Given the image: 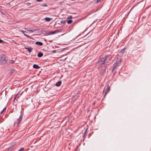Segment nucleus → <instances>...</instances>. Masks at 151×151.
<instances>
[{"label":"nucleus","instance_id":"nucleus-19","mask_svg":"<svg viewBox=\"0 0 151 151\" xmlns=\"http://www.w3.org/2000/svg\"><path fill=\"white\" fill-rule=\"evenodd\" d=\"M23 34L24 36H25L26 37H27L28 38H31V36H29L27 34H25V33H24Z\"/></svg>","mask_w":151,"mask_h":151},{"label":"nucleus","instance_id":"nucleus-24","mask_svg":"<svg viewBox=\"0 0 151 151\" xmlns=\"http://www.w3.org/2000/svg\"><path fill=\"white\" fill-rule=\"evenodd\" d=\"M108 89H107L106 91H104V92L105 93V96L106 95V93H107V92H108Z\"/></svg>","mask_w":151,"mask_h":151},{"label":"nucleus","instance_id":"nucleus-28","mask_svg":"<svg viewBox=\"0 0 151 151\" xmlns=\"http://www.w3.org/2000/svg\"><path fill=\"white\" fill-rule=\"evenodd\" d=\"M36 1H37L40 2L42 1H43V0H36Z\"/></svg>","mask_w":151,"mask_h":151},{"label":"nucleus","instance_id":"nucleus-5","mask_svg":"<svg viewBox=\"0 0 151 151\" xmlns=\"http://www.w3.org/2000/svg\"><path fill=\"white\" fill-rule=\"evenodd\" d=\"M6 58L5 55L2 54L0 55V64L2 63V61L5 60Z\"/></svg>","mask_w":151,"mask_h":151},{"label":"nucleus","instance_id":"nucleus-18","mask_svg":"<svg viewBox=\"0 0 151 151\" xmlns=\"http://www.w3.org/2000/svg\"><path fill=\"white\" fill-rule=\"evenodd\" d=\"M72 22H73L72 20L71 19H70V20H68L67 21V23L68 24H70Z\"/></svg>","mask_w":151,"mask_h":151},{"label":"nucleus","instance_id":"nucleus-26","mask_svg":"<svg viewBox=\"0 0 151 151\" xmlns=\"http://www.w3.org/2000/svg\"><path fill=\"white\" fill-rule=\"evenodd\" d=\"M26 4L27 6H29L30 5L31 3H26Z\"/></svg>","mask_w":151,"mask_h":151},{"label":"nucleus","instance_id":"nucleus-23","mask_svg":"<svg viewBox=\"0 0 151 151\" xmlns=\"http://www.w3.org/2000/svg\"><path fill=\"white\" fill-rule=\"evenodd\" d=\"M73 18L72 16L70 15L69 16L67 17V19H70V18Z\"/></svg>","mask_w":151,"mask_h":151},{"label":"nucleus","instance_id":"nucleus-20","mask_svg":"<svg viewBox=\"0 0 151 151\" xmlns=\"http://www.w3.org/2000/svg\"><path fill=\"white\" fill-rule=\"evenodd\" d=\"M6 107H5L3 109V110H2L0 112V114H2L4 111H5L6 110Z\"/></svg>","mask_w":151,"mask_h":151},{"label":"nucleus","instance_id":"nucleus-13","mask_svg":"<svg viewBox=\"0 0 151 151\" xmlns=\"http://www.w3.org/2000/svg\"><path fill=\"white\" fill-rule=\"evenodd\" d=\"M35 44H37V45H39L40 46H42L43 45V43L42 42H39V41H37L35 42Z\"/></svg>","mask_w":151,"mask_h":151},{"label":"nucleus","instance_id":"nucleus-30","mask_svg":"<svg viewBox=\"0 0 151 151\" xmlns=\"http://www.w3.org/2000/svg\"><path fill=\"white\" fill-rule=\"evenodd\" d=\"M3 42V41L2 40L0 39V43H2Z\"/></svg>","mask_w":151,"mask_h":151},{"label":"nucleus","instance_id":"nucleus-25","mask_svg":"<svg viewBox=\"0 0 151 151\" xmlns=\"http://www.w3.org/2000/svg\"><path fill=\"white\" fill-rule=\"evenodd\" d=\"M101 0H97L95 2V3H96V4L98 3L99 2H100Z\"/></svg>","mask_w":151,"mask_h":151},{"label":"nucleus","instance_id":"nucleus-17","mask_svg":"<svg viewBox=\"0 0 151 151\" xmlns=\"http://www.w3.org/2000/svg\"><path fill=\"white\" fill-rule=\"evenodd\" d=\"M12 147H10L6 150V151H11L12 150Z\"/></svg>","mask_w":151,"mask_h":151},{"label":"nucleus","instance_id":"nucleus-6","mask_svg":"<svg viewBox=\"0 0 151 151\" xmlns=\"http://www.w3.org/2000/svg\"><path fill=\"white\" fill-rule=\"evenodd\" d=\"M15 62V60H9L8 61H6V63L8 64H12L14 63Z\"/></svg>","mask_w":151,"mask_h":151},{"label":"nucleus","instance_id":"nucleus-3","mask_svg":"<svg viewBox=\"0 0 151 151\" xmlns=\"http://www.w3.org/2000/svg\"><path fill=\"white\" fill-rule=\"evenodd\" d=\"M121 63V61L120 59L117 60L116 62L113 65V67L114 68L113 70L116 67L119 66Z\"/></svg>","mask_w":151,"mask_h":151},{"label":"nucleus","instance_id":"nucleus-22","mask_svg":"<svg viewBox=\"0 0 151 151\" xmlns=\"http://www.w3.org/2000/svg\"><path fill=\"white\" fill-rule=\"evenodd\" d=\"M18 151H24V149L23 148H21Z\"/></svg>","mask_w":151,"mask_h":151},{"label":"nucleus","instance_id":"nucleus-33","mask_svg":"<svg viewBox=\"0 0 151 151\" xmlns=\"http://www.w3.org/2000/svg\"><path fill=\"white\" fill-rule=\"evenodd\" d=\"M93 105H94V102L93 103Z\"/></svg>","mask_w":151,"mask_h":151},{"label":"nucleus","instance_id":"nucleus-31","mask_svg":"<svg viewBox=\"0 0 151 151\" xmlns=\"http://www.w3.org/2000/svg\"><path fill=\"white\" fill-rule=\"evenodd\" d=\"M21 32H22L23 33V34H24V32H25V31H22V30L21 31Z\"/></svg>","mask_w":151,"mask_h":151},{"label":"nucleus","instance_id":"nucleus-10","mask_svg":"<svg viewBox=\"0 0 151 151\" xmlns=\"http://www.w3.org/2000/svg\"><path fill=\"white\" fill-rule=\"evenodd\" d=\"M52 18L49 17H46L44 19V20H45L47 22H50L51 20H52Z\"/></svg>","mask_w":151,"mask_h":151},{"label":"nucleus","instance_id":"nucleus-32","mask_svg":"<svg viewBox=\"0 0 151 151\" xmlns=\"http://www.w3.org/2000/svg\"><path fill=\"white\" fill-rule=\"evenodd\" d=\"M56 51V50H54L52 51V52L53 53H55V52Z\"/></svg>","mask_w":151,"mask_h":151},{"label":"nucleus","instance_id":"nucleus-1","mask_svg":"<svg viewBox=\"0 0 151 151\" xmlns=\"http://www.w3.org/2000/svg\"><path fill=\"white\" fill-rule=\"evenodd\" d=\"M110 55H106L104 57L100 58L96 64V65L100 67L104 65L105 62L107 61L108 62L111 60V58H109Z\"/></svg>","mask_w":151,"mask_h":151},{"label":"nucleus","instance_id":"nucleus-21","mask_svg":"<svg viewBox=\"0 0 151 151\" xmlns=\"http://www.w3.org/2000/svg\"><path fill=\"white\" fill-rule=\"evenodd\" d=\"M66 21L65 20H62L60 22L61 23L65 24L66 22Z\"/></svg>","mask_w":151,"mask_h":151},{"label":"nucleus","instance_id":"nucleus-15","mask_svg":"<svg viewBox=\"0 0 151 151\" xmlns=\"http://www.w3.org/2000/svg\"><path fill=\"white\" fill-rule=\"evenodd\" d=\"M31 28H25V30H26L27 31H29V32H33V31L32 30H31Z\"/></svg>","mask_w":151,"mask_h":151},{"label":"nucleus","instance_id":"nucleus-14","mask_svg":"<svg viewBox=\"0 0 151 151\" xmlns=\"http://www.w3.org/2000/svg\"><path fill=\"white\" fill-rule=\"evenodd\" d=\"M87 129H86V130L85 132H84V133L83 135V137H85L86 136L87 134L88 133V132L87 131Z\"/></svg>","mask_w":151,"mask_h":151},{"label":"nucleus","instance_id":"nucleus-27","mask_svg":"<svg viewBox=\"0 0 151 151\" xmlns=\"http://www.w3.org/2000/svg\"><path fill=\"white\" fill-rule=\"evenodd\" d=\"M42 6H45V7H46V6H47V5L45 4H43L42 5Z\"/></svg>","mask_w":151,"mask_h":151},{"label":"nucleus","instance_id":"nucleus-9","mask_svg":"<svg viewBox=\"0 0 151 151\" xmlns=\"http://www.w3.org/2000/svg\"><path fill=\"white\" fill-rule=\"evenodd\" d=\"M15 70L13 68H11V69L10 71L9 72V73L10 75H12L13 74L14 71H15Z\"/></svg>","mask_w":151,"mask_h":151},{"label":"nucleus","instance_id":"nucleus-12","mask_svg":"<svg viewBox=\"0 0 151 151\" xmlns=\"http://www.w3.org/2000/svg\"><path fill=\"white\" fill-rule=\"evenodd\" d=\"M33 67L34 68L36 69H38L40 68V67L38 65L36 64H34L33 65Z\"/></svg>","mask_w":151,"mask_h":151},{"label":"nucleus","instance_id":"nucleus-7","mask_svg":"<svg viewBox=\"0 0 151 151\" xmlns=\"http://www.w3.org/2000/svg\"><path fill=\"white\" fill-rule=\"evenodd\" d=\"M24 48L26 49L28 51V52L29 53H30L32 51L33 49V48H32L31 47H25Z\"/></svg>","mask_w":151,"mask_h":151},{"label":"nucleus","instance_id":"nucleus-16","mask_svg":"<svg viewBox=\"0 0 151 151\" xmlns=\"http://www.w3.org/2000/svg\"><path fill=\"white\" fill-rule=\"evenodd\" d=\"M19 93H17L15 96L14 98V100H15L16 98H18L19 97Z\"/></svg>","mask_w":151,"mask_h":151},{"label":"nucleus","instance_id":"nucleus-11","mask_svg":"<svg viewBox=\"0 0 151 151\" xmlns=\"http://www.w3.org/2000/svg\"><path fill=\"white\" fill-rule=\"evenodd\" d=\"M43 55V54L41 52H39L37 55V56L39 57H41Z\"/></svg>","mask_w":151,"mask_h":151},{"label":"nucleus","instance_id":"nucleus-8","mask_svg":"<svg viewBox=\"0 0 151 151\" xmlns=\"http://www.w3.org/2000/svg\"><path fill=\"white\" fill-rule=\"evenodd\" d=\"M62 83L61 81H58L55 84V85L57 86H60L61 84Z\"/></svg>","mask_w":151,"mask_h":151},{"label":"nucleus","instance_id":"nucleus-2","mask_svg":"<svg viewBox=\"0 0 151 151\" xmlns=\"http://www.w3.org/2000/svg\"><path fill=\"white\" fill-rule=\"evenodd\" d=\"M23 113L21 111V114L20 115L19 117L17 119V121L14 122V126H16L17 127L21 123V121L22 120L23 116Z\"/></svg>","mask_w":151,"mask_h":151},{"label":"nucleus","instance_id":"nucleus-29","mask_svg":"<svg viewBox=\"0 0 151 151\" xmlns=\"http://www.w3.org/2000/svg\"><path fill=\"white\" fill-rule=\"evenodd\" d=\"M136 5H134L132 7V8L131 9V10H132L135 6Z\"/></svg>","mask_w":151,"mask_h":151},{"label":"nucleus","instance_id":"nucleus-4","mask_svg":"<svg viewBox=\"0 0 151 151\" xmlns=\"http://www.w3.org/2000/svg\"><path fill=\"white\" fill-rule=\"evenodd\" d=\"M61 32V30L60 29H56L55 30L53 31H51L49 32L48 33L49 35H52L53 34H55L56 33H59Z\"/></svg>","mask_w":151,"mask_h":151}]
</instances>
